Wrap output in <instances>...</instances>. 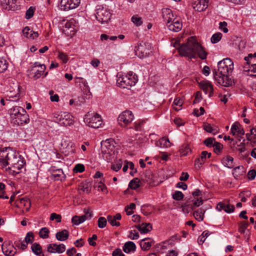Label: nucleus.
Here are the masks:
<instances>
[{"label":"nucleus","mask_w":256,"mask_h":256,"mask_svg":"<svg viewBox=\"0 0 256 256\" xmlns=\"http://www.w3.org/2000/svg\"><path fill=\"white\" fill-rule=\"evenodd\" d=\"M0 163L2 168L12 175L18 174L26 164L24 158L16 150L4 147L0 150Z\"/></svg>","instance_id":"nucleus-1"},{"label":"nucleus","mask_w":256,"mask_h":256,"mask_svg":"<svg viewBox=\"0 0 256 256\" xmlns=\"http://www.w3.org/2000/svg\"><path fill=\"white\" fill-rule=\"evenodd\" d=\"M234 70V63L230 58H224L218 63V70L212 71L216 82L221 86L228 87L234 84V80L229 76Z\"/></svg>","instance_id":"nucleus-2"},{"label":"nucleus","mask_w":256,"mask_h":256,"mask_svg":"<svg viewBox=\"0 0 256 256\" xmlns=\"http://www.w3.org/2000/svg\"><path fill=\"white\" fill-rule=\"evenodd\" d=\"M173 46L178 50L181 56H188L192 58H194L195 54H197L202 60L206 58L207 53L192 36L188 38L186 44L180 45L179 42L175 41L173 43Z\"/></svg>","instance_id":"nucleus-3"},{"label":"nucleus","mask_w":256,"mask_h":256,"mask_svg":"<svg viewBox=\"0 0 256 256\" xmlns=\"http://www.w3.org/2000/svg\"><path fill=\"white\" fill-rule=\"evenodd\" d=\"M11 123L14 125H22L29 122V116L26 110L20 106H15L10 109Z\"/></svg>","instance_id":"nucleus-4"},{"label":"nucleus","mask_w":256,"mask_h":256,"mask_svg":"<svg viewBox=\"0 0 256 256\" xmlns=\"http://www.w3.org/2000/svg\"><path fill=\"white\" fill-rule=\"evenodd\" d=\"M136 81L137 78L134 75L128 74L118 77L116 84L119 87L130 89L132 86L135 85Z\"/></svg>","instance_id":"nucleus-5"},{"label":"nucleus","mask_w":256,"mask_h":256,"mask_svg":"<svg viewBox=\"0 0 256 256\" xmlns=\"http://www.w3.org/2000/svg\"><path fill=\"white\" fill-rule=\"evenodd\" d=\"M54 121L64 126H70L74 124L73 116L66 112H57L54 114Z\"/></svg>","instance_id":"nucleus-6"},{"label":"nucleus","mask_w":256,"mask_h":256,"mask_svg":"<svg viewBox=\"0 0 256 256\" xmlns=\"http://www.w3.org/2000/svg\"><path fill=\"white\" fill-rule=\"evenodd\" d=\"M84 121L87 126L94 128H98L102 124L101 116L97 114L88 113L84 116Z\"/></svg>","instance_id":"nucleus-7"},{"label":"nucleus","mask_w":256,"mask_h":256,"mask_svg":"<svg viewBox=\"0 0 256 256\" xmlns=\"http://www.w3.org/2000/svg\"><path fill=\"white\" fill-rule=\"evenodd\" d=\"M114 149V146L110 144L109 140L101 142V152L103 158L108 162L110 160Z\"/></svg>","instance_id":"nucleus-8"},{"label":"nucleus","mask_w":256,"mask_h":256,"mask_svg":"<svg viewBox=\"0 0 256 256\" xmlns=\"http://www.w3.org/2000/svg\"><path fill=\"white\" fill-rule=\"evenodd\" d=\"M45 70L46 66L44 64H38V62H36L28 70V75L30 78L37 80L43 74Z\"/></svg>","instance_id":"nucleus-9"},{"label":"nucleus","mask_w":256,"mask_h":256,"mask_svg":"<svg viewBox=\"0 0 256 256\" xmlns=\"http://www.w3.org/2000/svg\"><path fill=\"white\" fill-rule=\"evenodd\" d=\"M150 44L148 42L139 43L135 48L136 54L140 58L146 57L150 52Z\"/></svg>","instance_id":"nucleus-10"},{"label":"nucleus","mask_w":256,"mask_h":256,"mask_svg":"<svg viewBox=\"0 0 256 256\" xmlns=\"http://www.w3.org/2000/svg\"><path fill=\"white\" fill-rule=\"evenodd\" d=\"M134 119L132 112L128 110L122 112L118 116V120L119 124L122 126H126L130 124Z\"/></svg>","instance_id":"nucleus-11"},{"label":"nucleus","mask_w":256,"mask_h":256,"mask_svg":"<svg viewBox=\"0 0 256 256\" xmlns=\"http://www.w3.org/2000/svg\"><path fill=\"white\" fill-rule=\"evenodd\" d=\"M111 14L104 8H99L96 9V17L97 20L102 24L108 22L110 20Z\"/></svg>","instance_id":"nucleus-12"},{"label":"nucleus","mask_w":256,"mask_h":256,"mask_svg":"<svg viewBox=\"0 0 256 256\" xmlns=\"http://www.w3.org/2000/svg\"><path fill=\"white\" fill-rule=\"evenodd\" d=\"M66 246L64 244H50L46 246V252L48 253L62 254L66 250Z\"/></svg>","instance_id":"nucleus-13"},{"label":"nucleus","mask_w":256,"mask_h":256,"mask_svg":"<svg viewBox=\"0 0 256 256\" xmlns=\"http://www.w3.org/2000/svg\"><path fill=\"white\" fill-rule=\"evenodd\" d=\"M92 216V212L90 210H88L86 214L82 216H75L72 219V222L73 224L78 225L84 222L86 219H90Z\"/></svg>","instance_id":"nucleus-14"},{"label":"nucleus","mask_w":256,"mask_h":256,"mask_svg":"<svg viewBox=\"0 0 256 256\" xmlns=\"http://www.w3.org/2000/svg\"><path fill=\"white\" fill-rule=\"evenodd\" d=\"M3 253L6 256H14L16 253V249L12 245L10 242H4L2 246Z\"/></svg>","instance_id":"nucleus-15"},{"label":"nucleus","mask_w":256,"mask_h":256,"mask_svg":"<svg viewBox=\"0 0 256 256\" xmlns=\"http://www.w3.org/2000/svg\"><path fill=\"white\" fill-rule=\"evenodd\" d=\"M208 0H192L193 8L198 12L205 10L208 6Z\"/></svg>","instance_id":"nucleus-16"},{"label":"nucleus","mask_w":256,"mask_h":256,"mask_svg":"<svg viewBox=\"0 0 256 256\" xmlns=\"http://www.w3.org/2000/svg\"><path fill=\"white\" fill-rule=\"evenodd\" d=\"M166 26L170 30L174 32L180 31L182 26V22L176 18L173 20L172 22L168 24Z\"/></svg>","instance_id":"nucleus-17"},{"label":"nucleus","mask_w":256,"mask_h":256,"mask_svg":"<svg viewBox=\"0 0 256 256\" xmlns=\"http://www.w3.org/2000/svg\"><path fill=\"white\" fill-rule=\"evenodd\" d=\"M162 14L164 20L166 24L176 18L174 17L172 10L168 8H162Z\"/></svg>","instance_id":"nucleus-18"},{"label":"nucleus","mask_w":256,"mask_h":256,"mask_svg":"<svg viewBox=\"0 0 256 256\" xmlns=\"http://www.w3.org/2000/svg\"><path fill=\"white\" fill-rule=\"evenodd\" d=\"M14 84V90H10V92L8 95L10 98H14L12 100L13 101H17L19 99L20 94V86L18 82Z\"/></svg>","instance_id":"nucleus-19"},{"label":"nucleus","mask_w":256,"mask_h":256,"mask_svg":"<svg viewBox=\"0 0 256 256\" xmlns=\"http://www.w3.org/2000/svg\"><path fill=\"white\" fill-rule=\"evenodd\" d=\"M216 208L218 211L224 210L227 213L232 212L234 210V206L230 204H226L222 202H220L217 204Z\"/></svg>","instance_id":"nucleus-20"},{"label":"nucleus","mask_w":256,"mask_h":256,"mask_svg":"<svg viewBox=\"0 0 256 256\" xmlns=\"http://www.w3.org/2000/svg\"><path fill=\"white\" fill-rule=\"evenodd\" d=\"M51 176L55 180H62L64 178L62 170L61 168L54 169V168H50Z\"/></svg>","instance_id":"nucleus-21"},{"label":"nucleus","mask_w":256,"mask_h":256,"mask_svg":"<svg viewBox=\"0 0 256 256\" xmlns=\"http://www.w3.org/2000/svg\"><path fill=\"white\" fill-rule=\"evenodd\" d=\"M22 33L25 37L32 40H34L38 36V32H34L28 26H26L23 29Z\"/></svg>","instance_id":"nucleus-22"},{"label":"nucleus","mask_w":256,"mask_h":256,"mask_svg":"<svg viewBox=\"0 0 256 256\" xmlns=\"http://www.w3.org/2000/svg\"><path fill=\"white\" fill-rule=\"evenodd\" d=\"M244 72H247V75L256 77V64H245L243 66Z\"/></svg>","instance_id":"nucleus-23"},{"label":"nucleus","mask_w":256,"mask_h":256,"mask_svg":"<svg viewBox=\"0 0 256 256\" xmlns=\"http://www.w3.org/2000/svg\"><path fill=\"white\" fill-rule=\"evenodd\" d=\"M121 218V214L118 213L114 216H112L111 215L108 216L107 220L112 226H120V223L116 222V220H120Z\"/></svg>","instance_id":"nucleus-24"},{"label":"nucleus","mask_w":256,"mask_h":256,"mask_svg":"<svg viewBox=\"0 0 256 256\" xmlns=\"http://www.w3.org/2000/svg\"><path fill=\"white\" fill-rule=\"evenodd\" d=\"M31 250L37 256H46L44 252H42V246L38 243H33L31 246Z\"/></svg>","instance_id":"nucleus-25"},{"label":"nucleus","mask_w":256,"mask_h":256,"mask_svg":"<svg viewBox=\"0 0 256 256\" xmlns=\"http://www.w3.org/2000/svg\"><path fill=\"white\" fill-rule=\"evenodd\" d=\"M231 133L233 136L236 134L240 136L244 134V131L242 128L238 124V123H234L232 126Z\"/></svg>","instance_id":"nucleus-26"},{"label":"nucleus","mask_w":256,"mask_h":256,"mask_svg":"<svg viewBox=\"0 0 256 256\" xmlns=\"http://www.w3.org/2000/svg\"><path fill=\"white\" fill-rule=\"evenodd\" d=\"M201 88L206 94H208V96L211 97L213 95V87L209 82H201Z\"/></svg>","instance_id":"nucleus-27"},{"label":"nucleus","mask_w":256,"mask_h":256,"mask_svg":"<svg viewBox=\"0 0 256 256\" xmlns=\"http://www.w3.org/2000/svg\"><path fill=\"white\" fill-rule=\"evenodd\" d=\"M136 228L142 234L148 233L152 230V226L150 223H142L136 226Z\"/></svg>","instance_id":"nucleus-28"},{"label":"nucleus","mask_w":256,"mask_h":256,"mask_svg":"<svg viewBox=\"0 0 256 256\" xmlns=\"http://www.w3.org/2000/svg\"><path fill=\"white\" fill-rule=\"evenodd\" d=\"M69 236V232L66 230H63L56 234V238L60 241H65Z\"/></svg>","instance_id":"nucleus-29"},{"label":"nucleus","mask_w":256,"mask_h":256,"mask_svg":"<svg viewBox=\"0 0 256 256\" xmlns=\"http://www.w3.org/2000/svg\"><path fill=\"white\" fill-rule=\"evenodd\" d=\"M136 246L132 242H126L123 246V250L126 253L134 252L136 250Z\"/></svg>","instance_id":"nucleus-30"},{"label":"nucleus","mask_w":256,"mask_h":256,"mask_svg":"<svg viewBox=\"0 0 256 256\" xmlns=\"http://www.w3.org/2000/svg\"><path fill=\"white\" fill-rule=\"evenodd\" d=\"M204 212L205 210L200 208L195 210L193 213V216L197 220L201 222L204 220Z\"/></svg>","instance_id":"nucleus-31"},{"label":"nucleus","mask_w":256,"mask_h":256,"mask_svg":"<svg viewBox=\"0 0 256 256\" xmlns=\"http://www.w3.org/2000/svg\"><path fill=\"white\" fill-rule=\"evenodd\" d=\"M91 188L90 182H84L80 184L78 186V190L86 193H89L91 190Z\"/></svg>","instance_id":"nucleus-32"},{"label":"nucleus","mask_w":256,"mask_h":256,"mask_svg":"<svg viewBox=\"0 0 256 256\" xmlns=\"http://www.w3.org/2000/svg\"><path fill=\"white\" fill-rule=\"evenodd\" d=\"M150 238H145L142 240L140 242V246L142 249L144 250H147L150 249L152 244L153 242L152 240L150 242H146L148 240H150Z\"/></svg>","instance_id":"nucleus-33"},{"label":"nucleus","mask_w":256,"mask_h":256,"mask_svg":"<svg viewBox=\"0 0 256 256\" xmlns=\"http://www.w3.org/2000/svg\"><path fill=\"white\" fill-rule=\"evenodd\" d=\"M233 161L234 158L232 156H228L222 159V162L225 166L231 168L233 167Z\"/></svg>","instance_id":"nucleus-34"},{"label":"nucleus","mask_w":256,"mask_h":256,"mask_svg":"<svg viewBox=\"0 0 256 256\" xmlns=\"http://www.w3.org/2000/svg\"><path fill=\"white\" fill-rule=\"evenodd\" d=\"M158 144L161 148H168L170 147L171 144L169 139L166 137L162 138L158 142H156V145L158 146Z\"/></svg>","instance_id":"nucleus-35"},{"label":"nucleus","mask_w":256,"mask_h":256,"mask_svg":"<svg viewBox=\"0 0 256 256\" xmlns=\"http://www.w3.org/2000/svg\"><path fill=\"white\" fill-rule=\"evenodd\" d=\"M204 130L208 132L212 133L214 134L218 132V128L216 126H212L209 124H205L204 125Z\"/></svg>","instance_id":"nucleus-36"},{"label":"nucleus","mask_w":256,"mask_h":256,"mask_svg":"<svg viewBox=\"0 0 256 256\" xmlns=\"http://www.w3.org/2000/svg\"><path fill=\"white\" fill-rule=\"evenodd\" d=\"M190 152L191 150L188 144L182 145L180 149V152L182 156H186Z\"/></svg>","instance_id":"nucleus-37"},{"label":"nucleus","mask_w":256,"mask_h":256,"mask_svg":"<svg viewBox=\"0 0 256 256\" xmlns=\"http://www.w3.org/2000/svg\"><path fill=\"white\" fill-rule=\"evenodd\" d=\"M182 104V100L179 98H176L174 101L172 106L176 110L178 111L181 109Z\"/></svg>","instance_id":"nucleus-38"},{"label":"nucleus","mask_w":256,"mask_h":256,"mask_svg":"<svg viewBox=\"0 0 256 256\" xmlns=\"http://www.w3.org/2000/svg\"><path fill=\"white\" fill-rule=\"evenodd\" d=\"M146 123L144 120H140L134 124V127L132 128L136 131H141L143 130L144 124Z\"/></svg>","instance_id":"nucleus-39"},{"label":"nucleus","mask_w":256,"mask_h":256,"mask_svg":"<svg viewBox=\"0 0 256 256\" xmlns=\"http://www.w3.org/2000/svg\"><path fill=\"white\" fill-rule=\"evenodd\" d=\"M49 230L47 228L44 227L40 229L39 232V236L41 238L45 239L49 237Z\"/></svg>","instance_id":"nucleus-40"},{"label":"nucleus","mask_w":256,"mask_h":256,"mask_svg":"<svg viewBox=\"0 0 256 256\" xmlns=\"http://www.w3.org/2000/svg\"><path fill=\"white\" fill-rule=\"evenodd\" d=\"M34 240V239L33 232H29L26 234V236L25 237L24 241L25 242V243L28 244H32Z\"/></svg>","instance_id":"nucleus-41"},{"label":"nucleus","mask_w":256,"mask_h":256,"mask_svg":"<svg viewBox=\"0 0 256 256\" xmlns=\"http://www.w3.org/2000/svg\"><path fill=\"white\" fill-rule=\"evenodd\" d=\"M70 0H62L60 2V9L63 10H70Z\"/></svg>","instance_id":"nucleus-42"},{"label":"nucleus","mask_w":256,"mask_h":256,"mask_svg":"<svg viewBox=\"0 0 256 256\" xmlns=\"http://www.w3.org/2000/svg\"><path fill=\"white\" fill-rule=\"evenodd\" d=\"M8 6V8L6 9L7 10H17L18 6L17 0H10Z\"/></svg>","instance_id":"nucleus-43"},{"label":"nucleus","mask_w":256,"mask_h":256,"mask_svg":"<svg viewBox=\"0 0 256 256\" xmlns=\"http://www.w3.org/2000/svg\"><path fill=\"white\" fill-rule=\"evenodd\" d=\"M140 181L138 178H134L129 184V187L131 189L136 190L140 186Z\"/></svg>","instance_id":"nucleus-44"},{"label":"nucleus","mask_w":256,"mask_h":256,"mask_svg":"<svg viewBox=\"0 0 256 256\" xmlns=\"http://www.w3.org/2000/svg\"><path fill=\"white\" fill-rule=\"evenodd\" d=\"M212 146L214 147V152L217 154H220L223 148V145L218 142H214Z\"/></svg>","instance_id":"nucleus-45"},{"label":"nucleus","mask_w":256,"mask_h":256,"mask_svg":"<svg viewBox=\"0 0 256 256\" xmlns=\"http://www.w3.org/2000/svg\"><path fill=\"white\" fill-rule=\"evenodd\" d=\"M222 37V34L220 32H216L212 36L210 39L211 42L212 44H216L221 40Z\"/></svg>","instance_id":"nucleus-46"},{"label":"nucleus","mask_w":256,"mask_h":256,"mask_svg":"<svg viewBox=\"0 0 256 256\" xmlns=\"http://www.w3.org/2000/svg\"><path fill=\"white\" fill-rule=\"evenodd\" d=\"M132 21L136 26H140L142 24V21L140 17L138 16L137 15H134L132 18Z\"/></svg>","instance_id":"nucleus-47"},{"label":"nucleus","mask_w":256,"mask_h":256,"mask_svg":"<svg viewBox=\"0 0 256 256\" xmlns=\"http://www.w3.org/2000/svg\"><path fill=\"white\" fill-rule=\"evenodd\" d=\"M98 226L100 228H104L107 224V219L104 217H100L98 219Z\"/></svg>","instance_id":"nucleus-48"},{"label":"nucleus","mask_w":256,"mask_h":256,"mask_svg":"<svg viewBox=\"0 0 256 256\" xmlns=\"http://www.w3.org/2000/svg\"><path fill=\"white\" fill-rule=\"evenodd\" d=\"M145 178L146 181L150 184L154 182V176L150 172H148L145 174Z\"/></svg>","instance_id":"nucleus-49"},{"label":"nucleus","mask_w":256,"mask_h":256,"mask_svg":"<svg viewBox=\"0 0 256 256\" xmlns=\"http://www.w3.org/2000/svg\"><path fill=\"white\" fill-rule=\"evenodd\" d=\"M8 68V64L4 59L0 58V72H3Z\"/></svg>","instance_id":"nucleus-50"},{"label":"nucleus","mask_w":256,"mask_h":256,"mask_svg":"<svg viewBox=\"0 0 256 256\" xmlns=\"http://www.w3.org/2000/svg\"><path fill=\"white\" fill-rule=\"evenodd\" d=\"M34 10L35 8L33 6L30 7L29 8L26 12V19H30L31 18H32L34 16Z\"/></svg>","instance_id":"nucleus-51"},{"label":"nucleus","mask_w":256,"mask_h":256,"mask_svg":"<svg viewBox=\"0 0 256 256\" xmlns=\"http://www.w3.org/2000/svg\"><path fill=\"white\" fill-rule=\"evenodd\" d=\"M184 194L180 191H176L172 195V198L176 200H180L184 198Z\"/></svg>","instance_id":"nucleus-52"},{"label":"nucleus","mask_w":256,"mask_h":256,"mask_svg":"<svg viewBox=\"0 0 256 256\" xmlns=\"http://www.w3.org/2000/svg\"><path fill=\"white\" fill-rule=\"evenodd\" d=\"M204 200L202 198L197 199L190 206V208L192 210L195 209L196 207H198L202 204Z\"/></svg>","instance_id":"nucleus-53"},{"label":"nucleus","mask_w":256,"mask_h":256,"mask_svg":"<svg viewBox=\"0 0 256 256\" xmlns=\"http://www.w3.org/2000/svg\"><path fill=\"white\" fill-rule=\"evenodd\" d=\"M248 226V224L246 222H242L238 228V231L241 234H244L245 232V230L246 229Z\"/></svg>","instance_id":"nucleus-54"},{"label":"nucleus","mask_w":256,"mask_h":256,"mask_svg":"<svg viewBox=\"0 0 256 256\" xmlns=\"http://www.w3.org/2000/svg\"><path fill=\"white\" fill-rule=\"evenodd\" d=\"M56 220L57 222H60L62 220L61 216L56 213H52L50 216V220Z\"/></svg>","instance_id":"nucleus-55"},{"label":"nucleus","mask_w":256,"mask_h":256,"mask_svg":"<svg viewBox=\"0 0 256 256\" xmlns=\"http://www.w3.org/2000/svg\"><path fill=\"white\" fill-rule=\"evenodd\" d=\"M58 57L64 64L66 63L68 60V56L62 52H58Z\"/></svg>","instance_id":"nucleus-56"},{"label":"nucleus","mask_w":256,"mask_h":256,"mask_svg":"<svg viewBox=\"0 0 256 256\" xmlns=\"http://www.w3.org/2000/svg\"><path fill=\"white\" fill-rule=\"evenodd\" d=\"M84 170V166L82 164H77L74 168V172H82Z\"/></svg>","instance_id":"nucleus-57"},{"label":"nucleus","mask_w":256,"mask_h":256,"mask_svg":"<svg viewBox=\"0 0 256 256\" xmlns=\"http://www.w3.org/2000/svg\"><path fill=\"white\" fill-rule=\"evenodd\" d=\"M214 142H216L215 139L212 138H207L204 141V144L206 146H208V147L212 146V145L214 144H213Z\"/></svg>","instance_id":"nucleus-58"},{"label":"nucleus","mask_w":256,"mask_h":256,"mask_svg":"<svg viewBox=\"0 0 256 256\" xmlns=\"http://www.w3.org/2000/svg\"><path fill=\"white\" fill-rule=\"evenodd\" d=\"M80 0H70V10L74 9L78 7L80 4Z\"/></svg>","instance_id":"nucleus-59"},{"label":"nucleus","mask_w":256,"mask_h":256,"mask_svg":"<svg viewBox=\"0 0 256 256\" xmlns=\"http://www.w3.org/2000/svg\"><path fill=\"white\" fill-rule=\"evenodd\" d=\"M80 79L82 80L80 82V83L82 84L84 86L83 88V90L84 92H90V88L88 86V83L86 82L85 80H84V79L82 78H80Z\"/></svg>","instance_id":"nucleus-60"},{"label":"nucleus","mask_w":256,"mask_h":256,"mask_svg":"<svg viewBox=\"0 0 256 256\" xmlns=\"http://www.w3.org/2000/svg\"><path fill=\"white\" fill-rule=\"evenodd\" d=\"M219 28L224 33H226L228 32V29L226 28L227 23L226 22H220Z\"/></svg>","instance_id":"nucleus-61"},{"label":"nucleus","mask_w":256,"mask_h":256,"mask_svg":"<svg viewBox=\"0 0 256 256\" xmlns=\"http://www.w3.org/2000/svg\"><path fill=\"white\" fill-rule=\"evenodd\" d=\"M97 239V236L96 234H93L92 237L89 238L88 239V244L92 246H96V243L94 241Z\"/></svg>","instance_id":"nucleus-62"},{"label":"nucleus","mask_w":256,"mask_h":256,"mask_svg":"<svg viewBox=\"0 0 256 256\" xmlns=\"http://www.w3.org/2000/svg\"><path fill=\"white\" fill-rule=\"evenodd\" d=\"M256 176V170H250L248 173V178L250 180H254Z\"/></svg>","instance_id":"nucleus-63"},{"label":"nucleus","mask_w":256,"mask_h":256,"mask_svg":"<svg viewBox=\"0 0 256 256\" xmlns=\"http://www.w3.org/2000/svg\"><path fill=\"white\" fill-rule=\"evenodd\" d=\"M112 256H126L120 248H116L112 252Z\"/></svg>","instance_id":"nucleus-64"}]
</instances>
